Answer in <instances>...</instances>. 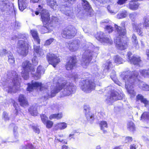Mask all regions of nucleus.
<instances>
[{"mask_svg": "<svg viewBox=\"0 0 149 149\" xmlns=\"http://www.w3.org/2000/svg\"><path fill=\"white\" fill-rule=\"evenodd\" d=\"M120 76L125 81V86L128 88H133V86L136 81H140V78L139 72L135 70L132 72L127 71L123 72Z\"/></svg>", "mask_w": 149, "mask_h": 149, "instance_id": "nucleus-1", "label": "nucleus"}, {"mask_svg": "<svg viewBox=\"0 0 149 149\" xmlns=\"http://www.w3.org/2000/svg\"><path fill=\"white\" fill-rule=\"evenodd\" d=\"M114 26L116 31V40H119L118 41H116V47L118 49L124 50L127 46V42L125 41L122 42L121 40L126 36L127 33L126 29L125 26L121 27L115 24Z\"/></svg>", "mask_w": 149, "mask_h": 149, "instance_id": "nucleus-2", "label": "nucleus"}, {"mask_svg": "<svg viewBox=\"0 0 149 149\" xmlns=\"http://www.w3.org/2000/svg\"><path fill=\"white\" fill-rule=\"evenodd\" d=\"M81 89L86 93H89L94 90L96 87L95 82L92 80L86 79L80 83Z\"/></svg>", "mask_w": 149, "mask_h": 149, "instance_id": "nucleus-3", "label": "nucleus"}, {"mask_svg": "<svg viewBox=\"0 0 149 149\" xmlns=\"http://www.w3.org/2000/svg\"><path fill=\"white\" fill-rule=\"evenodd\" d=\"M77 30L72 25H68L62 29L61 35L62 37L66 39L74 38L77 33Z\"/></svg>", "mask_w": 149, "mask_h": 149, "instance_id": "nucleus-4", "label": "nucleus"}, {"mask_svg": "<svg viewBox=\"0 0 149 149\" xmlns=\"http://www.w3.org/2000/svg\"><path fill=\"white\" fill-rule=\"evenodd\" d=\"M31 63L29 61H26L23 62L22 65L23 70L21 73L22 77L24 79H27L29 77V73L35 72V69H31Z\"/></svg>", "mask_w": 149, "mask_h": 149, "instance_id": "nucleus-5", "label": "nucleus"}, {"mask_svg": "<svg viewBox=\"0 0 149 149\" xmlns=\"http://www.w3.org/2000/svg\"><path fill=\"white\" fill-rule=\"evenodd\" d=\"M78 61L77 56L73 55L69 56L67 58V61L65 65V68L67 70H72L77 66Z\"/></svg>", "mask_w": 149, "mask_h": 149, "instance_id": "nucleus-6", "label": "nucleus"}, {"mask_svg": "<svg viewBox=\"0 0 149 149\" xmlns=\"http://www.w3.org/2000/svg\"><path fill=\"white\" fill-rule=\"evenodd\" d=\"M57 20L56 17H52L49 23L43 24V25L40 26V30L42 34L51 32L53 24L56 23Z\"/></svg>", "mask_w": 149, "mask_h": 149, "instance_id": "nucleus-7", "label": "nucleus"}, {"mask_svg": "<svg viewBox=\"0 0 149 149\" xmlns=\"http://www.w3.org/2000/svg\"><path fill=\"white\" fill-rule=\"evenodd\" d=\"M128 61L131 64L139 65L142 61L141 57L139 56L134 54L132 56L131 52H129L127 54Z\"/></svg>", "mask_w": 149, "mask_h": 149, "instance_id": "nucleus-8", "label": "nucleus"}, {"mask_svg": "<svg viewBox=\"0 0 149 149\" xmlns=\"http://www.w3.org/2000/svg\"><path fill=\"white\" fill-rule=\"evenodd\" d=\"M27 85L28 86L26 90L29 92H32L34 89H39L40 91H42L44 88L41 82L32 81L31 83H28Z\"/></svg>", "mask_w": 149, "mask_h": 149, "instance_id": "nucleus-9", "label": "nucleus"}, {"mask_svg": "<svg viewBox=\"0 0 149 149\" xmlns=\"http://www.w3.org/2000/svg\"><path fill=\"white\" fill-rule=\"evenodd\" d=\"M46 59L48 63L54 68L56 67L57 65L61 62L60 58L54 54L48 53L46 56Z\"/></svg>", "mask_w": 149, "mask_h": 149, "instance_id": "nucleus-10", "label": "nucleus"}, {"mask_svg": "<svg viewBox=\"0 0 149 149\" xmlns=\"http://www.w3.org/2000/svg\"><path fill=\"white\" fill-rule=\"evenodd\" d=\"M19 49L20 54L22 56H25L28 53L29 49V45L24 41H22L19 45Z\"/></svg>", "mask_w": 149, "mask_h": 149, "instance_id": "nucleus-11", "label": "nucleus"}, {"mask_svg": "<svg viewBox=\"0 0 149 149\" xmlns=\"http://www.w3.org/2000/svg\"><path fill=\"white\" fill-rule=\"evenodd\" d=\"M95 36L96 39L99 41L106 43H109L110 42L109 36L105 35L103 32H99L97 33Z\"/></svg>", "mask_w": 149, "mask_h": 149, "instance_id": "nucleus-12", "label": "nucleus"}, {"mask_svg": "<svg viewBox=\"0 0 149 149\" xmlns=\"http://www.w3.org/2000/svg\"><path fill=\"white\" fill-rule=\"evenodd\" d=\"M41 120L43 124L48 129L51 128L53 126L54 123L50 120H48V117L45 114H42L40 115Z\"/></svg>", "mask_w": 149, "mask_h": 149, "instance_id": "nucleus-13", "label": "nucleus"}, {"mask_svg": "<svg viewBox=\"0 0 149 149\" xmlns=\"http://www.w3.org/2000/svg\"><path fill=\"white\" fill-rule=\"evenodd\" d=\"M67 82L66 81H63V82L60 84L58 82V86H56V88L54 90L52 91L51 92L50 96L51 97L55 96L56 94L59 92L60 91L63 89L66 86Z\"/></svg>", "mask_w": 149, "mask_h": 149, "instance_id": "nucleus-14", "label": "nucleus"}, {"mask_svg": "<svg viewBox=\"0 0 149 149\" xmlns=\"http://www.w3.org/2000/svg\"><path fill=\"white\" fill-rule=\"evenodd\" d=\"M41 20L43 24L49 23L50 19L49 13L46 10H42L40 13Z\"/></svg>", "mask_w": 149, "mask_h": 149, "instance_id": "nucleus-15", "label": "nucleus"}, {"mask_svg": "<svg viewBox=\"0 0 149 149\" xmlns=\"http://www.w3.org/2000/svg\"><path fill=\"white\" fill-rule=\"evenodd\" d=\"M122 97L118 92L114 91L111 92L110 96H108L107 99L109 101L114 102L118 100H121Z\"/></svg>", "mask_w": 149, "mask_h": 149, "instance_id": "nucleus-16", "label": "nucleus"}, {"mask_svg": "<svg viewBox=\"0 0 149 149\" xmlns=\"http://www.w3.org/2000/svg\"><path fill=\"white\" fill-rule=\"evenodd\" d=\"M18 101L20 106L22 107H25L29 105L28 101L24 95L20 94L19 95Z\"/></svg>", "mask_w": 149, "mask_h": 149, "instance_id": "nucleus-17", "label": "nucleus"}, {"mask_svg": "<svg viewBox=\"0 0 149 149\" xmlns=\"http://www.w3.org/2000/svg\"><path fill=\"white\" fill-rule=\"evenodd\" d=\"M84 109L85 112V116L87 120H90L92 119L93 120L94 119V115L91 113V109L88 106L85 105Z\"/></svg>", "mask_w": 149, "mask_h": 149, "instance_id": "nucleus-18", "label": "nucleus"}, {"mask_svg": "<svg viewBox=\"0 0 149 149\" xmlns=\"http://www.w3.org/2000/svg\"><path fill=\"white\" fill-rule=\"evenodd\" d=\"M10 2L8 0H1L0 6L2 12L8 11L10 9Z\"/></svg>", "mask_w": 149, "mask_h": 149, "instance_id": "nucleus-19", "label": "nucleus"}, {"mask_svg": "<svg viewBox=\"0 0 149 149\" xmlns=\"http://www.w3.org/2000/svg\"><path fill=\"white\" fill-rule=\"evenodd\" d=\"M142 25V23H140L139 24L136 23H134L132 24L133 29L139 35L142 36L143 32L141 30V26Z\"/></svg>", "mask_w": 149, "mask_h": 149, "instance_id": "nucleus-20", "label": "nucleus"}, {"mask_svg": "<svg viewBox=\"0 0 149 149\" xmlns=\"http://www.w3.org/2000/svg\"><path fill=\"white\" fill-rule=\"evenodd\" d=\"M99 125L100 129L102 131L103 134H107L108 132V131L105 129L106 128H108V123L107 121L105 120L100 121L99 122Z\"/></svg>", "mask_w": 149, "mask_h": 149, "instance_id": "nucleus-21", "label": "nucleus"}, {"mask_svg": "<svg viewBox=\"0 0 149 149\" xmlns=\"http://www.w3.org/2000/svg\"><path fill=\"white\" fill-rule=\"evenodd\" d=\"M66 81L67 82L66 86L63 88H64V90L66 91L68 94H71L73 91V90L74 88V86L73 84L71 83H70L68 85L67 84L68 82L66 81L65 80H62V82H63V81Z\"/></svg>", "mask_w": 149, "mask_h": 149, "instance_id": "nucleus-22", "label": "nucleus"}, {"mask_svg": "<svg viewBox=\"0 0 149 149\" xmlns=\"http://www.w3.org/2000/svg\"><path fill=\"white\" fill-rule=\"evenodd\" d=\"M67 127V125L65 122H61L56 124L53 129L54 131H57L58 130H62L65 128Z\"/></svg>", "mask_w": 149, "mask_h": 149, "instance_id": "nucleus-23", "label": "nucleus"}, {"mask_svg": "<svg viewBox=\"0 0 149 149\" xmlns=\"http://www.w3.org/2000/svg\"><path fill=\"white\" fill-rule=\"evenodd\" d=\"M28 3L27 0H18V6L19 9L23 11L26 7V5Z\"/></svg>", "mask_w": 149, "mask_h": 149, "instance_id": "nucleus-24", "label": "nucleus"}, {"mask_svg": "<svg viewBox=\"0 0 149 149\" xmlns=\"http://www.w3.org/2000/svg\"><path fill=\"white\" fill-rule=\"evenodd\" d=\"M44 72L45 71L42 67L39 66L38 67L36 74L33 75V77L36 78V79H38L40 78L41 74H43Z\"/></svg>", "mask_w": 149, "mask_h": 149, "instance_id": "nucleus-25", "label": "nucleus"}, {"mask_svg": "<svg viewBox=\"0 0 149 149\" xmlns=\"http://www.w3.org/2000/svg\"><path fill=\"white\" fill-rule=\"evenodd\" d=\"M139 5L137 2L131 1L128 4L129 8L132 10H136L139 8Z\"/></svg>", "mask_w": 149, "mask_h": 149, "instance_id": "nucleus-26", "label": "nucleus"}, {"mask_svg": "<svg viewBox=\"0 0 149 149\" xmlns=\"http://www.w3.org/2000/svg\"><path fill=\"white\" fill-rule=\"evenodd\" d=\"M31 33L34 40L37 42V44L40 45V41L37 31L35 30H31Z\"/></svg>", "mask_w": 149, "mask_h": 149, "instance_id": "nucleus-27", "label": "nucleus"}, {"mask_svg": "<svg viewBox=\"0 0 149 149\" xmlns=\"http://www.w3.org/2000/svg\"><path fill=\"white\" fill-rule=\"evenodd\" d=\"M114 63L117 65H119L123 63L124 61L123 58L118 55H114L113 57Z\"/></svg>", "mask_w": 149, "mask_h": 149, "instance_id": "nucleus-28", "label": "nucleus"}, {"mask_svg": "<svg viewBox=\"0 0 149 149\" xmlns=\"http://www.w3.org/2000/svg\"><path fill=\"white\" fill-rule=\"evenodd\" d=\"M139 100L140 101L141 103H143L145 107H146L149 104V101L146 98H144L142 95H138L137 96L136 101Z\"/></svg>", "mask_w": 149, "mask_h": 149, "instance_id": "nucleus-29", "label": "nucleus"}, {"mask_svg": "<svg viewBox=\"0 0 149 149\" xmlns=\"http://www.w3.org/2000/svg\"><path fill=\"white\" fill-rule=\"evenodd\" d=\"M143 27L147 29L149 27V19L148 16H145L143 18Z\"/></svg>", "mask_w": 149, "mask_h": 149, "instance_id": "nucleus-30", "label": "nucleus"}, {"mask_svg": "<svg viewBox=\"0 0 149 149\" xmlns=\"http://www.w3.org/2000/svg\"><path fill=\"white\" fill-rule=\"evenodd\" d=\"M8 61L10 64L11 65H13L15 64V58L13 56V54L11 53H10L9 54L8 56Z\"/></svg>", "mask_w": 149, "mask_h": 149, "instance_id": "nucleus-31", "label": "nucleus"}, {"mask_svg": "<svg viewBox=\"0 0 149 149\" xmlns=\"http://www.w3.org/2000/svg\"><path fill=\"white\" fill-rule=\"evenodd\" d=\"M132 42L133 45L135 47L139 46V45L138 42L137 38V37L135 34H132Z\"/></svg>", "mask_w": 149, "mask_h": 149, "instance_id": "nucleus-32", "label": "nucleus"}, {"mask_svg": "<svg viewBox=\"0 0 149 149\" xmlns=\"http://www.w3.org/2000/svg\"><path fill=\"white\" fill-rule=\"evenodd\" d=\"M127 129L130 131L134 132L135 130L134 125L132 122L129 123L127 125Z\"/></svg>", "mask_w": 149, "mask_h": 149, "instance_id": "nucleus-33", "label": "nucleus"}, {"mask_svg": "<svg viewBox=\"0 0 149 149\" xmlns=\"http://www.w3.org/2000/svg\"><path fill=\"white\" fill-rule=\"evenodd\" d=\"M127 15V13L126 10L122 11L121 13L118 15V18L119 19H123L126 17Z\"/></svg>", "mask_w": 149, "mask_h": 149, "instance_id": "nucleus-34", "label": "nucleus"}, {"mask_svg": "<svg viewBox=\"0 0 149 149\" xmlns=\"http://www.w3.org/2000/svg\"><path fill=\"white\" fill-rule=\"evenodd\" d=\"M12 82L13 84V85L14 86H20V83L19 80V78L18 76L14 78L12 80Z\"/></svg>", "mask_w": 149, "mask_h": 149, "instance_id": "nucleus-35", "label": "nucleus"}, {"mask_svg": "<svg viewBox=\"0 0 149 149\" xmlns=\"http://www.w3.org/2000/svg\"><path fill=\"white\" fill-rule=\"evenodd\" d=\"M140 72L141 74L144 77L149 75V69L141 70Z\"/></svg>", "mask_w": 149, "mask_h": 149, "instance_id": "nucleus-36", "label": "nucleus"}, {"mask_svg": "<svg viewBox=\"0 0 149 149\" xmlns=\"http://www.w3.org/2000/svg\"><path fill=\"white\" fill-rule=\"evenodd\" d=\"M68 48L72 52L75 51L76 49L75 48V45L73 43L68 44Z\"/></svg>", "mask_w": 149, "mask_h": 149, "instance_id": "nucleus-37", "label": "nucleus"}, {"mask_svg": "<svg viewBox=\"0 0 149 149\" xmlns=\"http://www.w3.org/2000/svg\"><path fill=\"white\" fill-rule=\"evenodd\" d=\"M82 5L83 8L85 9H88L89 7V4L88 2L85 0L82 1Z\"/></svg>", "mask_w": 149, "mask_h": 149, "instance_id": "nucleus-38", "label": "nucleus"}, {"mask_svg": "<svg viewBox=\"0 0 149 149\" xmlns=\"http://www.w3.org/2000/svg\"><path fill=\"white\" fill-rule=\"evenodd\" d=\"M23 149H35L34 146L31 143H28L23 146Z\"/></svg>", "mask_w": 149, "mask_h": 149, "instance_id": "nucleus-39", "label": "nucleus"}, {"mask_svg": "<svg viewBox=\"0 0 149 149\" xmlns=\"http://www.w3.org/2000/svg\"><path fill=\"white\" fill-rule=\"evenodd\" d=\"M82 61L84 63H86L88 61H91L90 57L86 55H84L82 57Z\"/></svg>", "mask_w": 149, "mask_h": 149, "instance_id": "nucleus-40", "label": "nucleus"}, {"mask_svg": "<svg viewBox=\"0 0 149 149\" xmlns=\"http://www.w3.org/2000/svg\"><path fill=\"white\" fill-rule=\"evenodd\" d=\"M113 26L111 25H106L104 28V29L106 30L109 33H112L113 31Z\"/></svg>", "mask_w": 149, "mask_h": 149, "instance_id": "nucleus-41", "label": "nucleus"}, {"mask_svg": "<svg viewBox=\"0 0 149 149\" xmlns=\"http://www.w3.org/2000/svg\"><path fill=\"white\" fill-rule=\"evenodd\" d=\"M54 39L52 38H51L46 40L44 44L45 46H48L50 45L54 41Z\"/></svg>", "mask_w": 149, "mask_h": 149, "instance_id": "nucleus-42", "label": "nucleus"}, {"mask_svg": "<svg viewBox=\"0 0 149 149\" xmlns=\"http://www.w3.org/2000/svg\"><path fill=\"white\" fill-rule=\"evenodd\" d=\"M31 127L33 131L35 132L36 133H37L38 134H39L40 133V130L38 126L32 125L31 126Z\"/></svg>", "mask_w": 149, "mask_h": 149, "instance_id": "nucleus-43", "label": "nucleus"}, {"mask_svg": "<svg viewBox=\"0 0 149 149\" xmlns=\"http://www.w3.org/2000/svg\"><path fill=\"white\" fill-rule=\"evenodd\" d=\"M34 51L37 54H39L40 55H41L40 54H41V51L40 50V46H36L35 47L34 46Z\"/></svg>", "mask_w": 149, "mask_h": 149, "instance_id": "nucleus-44", "label": "nucleus"}, {"mask_svg": "<svg viewBox=\"0 0 149 149\" xmlns=\"http://www.w3.org/2000/svg\"><path fill=\"white\" fill-rule=\"evenodd\" d=\"M133 141V138L132 137L127 136L125 137V143H128L132 142Z\"/></svg>", "mask_w": 149, "mask_h": 149, "instance_id": "nucleus-45", "label": "nucleus"}, {"mask_svg": "<svg viewBox=\"0 0 149 149\" xmlns=\"http://www.w3.org/2000/svg\"><path fill=\"white\" fill-rule=\"evenodd\" d=\"M137 15V13L136 12H134L132 13H130L129 14V17L130 18L132 19H135L136 16Z\"/></svg>", "mask_w": 149, "mask_h": 149, "instance_id": "nucleus-46", "label": "nucleus"}, {"mask_svg": "<svg viewBox=\"0 0 149 149\" xmlns=\"http://www.w3.org/2000/svg\"><path fill=\"white\" fill-rule=\"evenodd\" d=\"M3 117L4 118L5 120H8L10 119L9 117L8 116V113L6 111H4L3 113Z\"/></svg>", "mask_w": 149, "mask_h": 149, "instance_id": "nucleus-47", "label": "nucleus"}, {"mask_svg": "<svg viewBox=\"0 0 149 149\" xmlns=\"http://www.w3.org/2000/svg\"><path fill=\"white\" fill-rule=\"evenodd\" d=\"M63 117L62 113L61 112L56 114V119H61Z\"/></svg>", "mask_w": 149, "mask_h": 149, "instance_id": "nucleus-48", "label": "nucleus"}, {"mask_svg": "<svg viewBox=\"0 0 149 149\" xmlns=\"http://www.w3.org/2000/svg\"><path fill=\"white\" fill-rule=\"evenodd\" d=\"M49 5L50 6V7L52 8L56 4V2L53 1H49L48 3Z\"/></svg>", "mask_w": 149, "mask_h": 149, "instance_id": "nucleus-49", "label": "nucleus"}, {"mask_svg": "<svg viewBox=\"0 0 149 149\" xmlns=\"http://www.w3.org/2000/svg\"><path fill=\"white\" fill-rule=\"evenodd\" d=\"M127 0H118L117 3L120 5H123L125 3Z\"/></svg>", "mask_w": 149, "mask_h": 149, "instance_id": "nucleus-50", "label": "nucleus"}, {"mask_svg": "<svg viewBox=\"0 0 149 149\" xmlns=\"http://www.w3.org/2000/svg\"><path fill=\"white\" fill-rule=\"evenodd\" d=\"M50 120L56 119V114H53L50 115L49 117Z\"/></svg>", "mask_w": 149, "mask_h": 149, "instance_id": "nucleus-51", "label": "nucleus"}, {"mask_svg": "<svg viewBox=\"0 0 149 149\" xmlns=\"http://www.w3.org/2000/svg\"><path fill=\"white\" fill-rule=\"evenodd\" d=\"M15 114L17 115L19 113V112L21 111V109L20 108L18 109L17 107L15 108Z\"/></svg>", "mask_w": 149, "mask_h": 149, "instance_id": "nucleus-52", "label": "nucleus"}, {"mask_svg": "<svg viewBox=\"0 0 149 149\" xmlns=\"http://www.w3.org/2000/svg\"><path fill=\"white\" fill-rule=\"evenodd\" d=\"M143 90L145 91H149V86L148 85H146L143 87Z\"/></svg>", "mask_w": 149, "mask_h": 149, "instance_id": "nucleus-53", "label": "nucleus"}, {"mask_svg": "<svg viewBox=\"0 0 149 149\" xmlns=\"http://www.w3.org/2000/svg\"><path fill=\"white\" fill-rule=\"evenodd\" d=\"M61 149H70L68 146L63 145L61 146Z\"/></svg>", "mask_w": 149, "mask_h": 149, "instance_id": "nucleus-54", "label": "nucleus"}, {"mask_svg": "<svg viewBox=\"0 0 149 149\" xmlns=\"http://www.w3.org/2000/svg\"><path fill=\"white\" fill-rule=\"evenodd\" d=\"M29 112L31 114L32 116H35L37 115V113L35 111H30Z\"/></svg>", "mask_w": 149, "mask_h": 149, "instance_id": "nucleus-55", "label": "nucleus"}, {"mask_svg": "<svg viewBox=\"0 0 149 149\" xmlns=\"http://www.w3.org/2000/svg\"><path fill=\"white\" fill-rule=\"evenodd\" d=\"M38 7L37 8V10L38 11H40L41 10H43L42 8L43 7L41 5H39L38 6Z\"/></svg>", "mask_w": 149, "mask_h": 149, "instance_id": "nucleus-56", "label": "nucleus"}, {"mask_svg": "<svg viewBox=\"0 0 149 149\" xmlns=\"http://www.w3.org/2000/svg\"><path fill=\"white\" fill-rule=\"evenodd\" d=\"M40 0H30V2L32 3H35L38 2Z\"/></svg>", "mask_w": 149, "mask_h": 149, "instance_id": "nucleus-57", "label": "nucleus"}, {"mask_svg": "<svg viewBox=\"0 0 149 149\" xmlns=\"http://www.w3.org/2000/svg\"><path fill=\"white\" fill-rule=\"evenodd\" d=\"M13 106L15 108H17V106H18V104L16 102L14 101L13 103Z\"/></svg>", "mask_w": 149, "mask_h": 149, "instance_id": "nucleus-58", "label": "nucleus"}, {"mask_svg": "<svg viewBox=\"0 0 149 149\" xmlns=\"http://www.w3.org/2000/svg\"><path fill=\"white\" fill-rule=\"evenodd\" d=\"M130 149H136V145L134 144L130 146Z\"/></svg>", "mask_w": 149, "mask_h": 149, "instance_id": "nucleus-59", "label": "nucleus"}, {"mask_svg": "<svg viewBox=\"0 0 149 149\" xmlns=\"http://www.w3.org/2000/svg\"><path fill=\"white\" fill-rule=\"evenodd\" d=\"M73 79L75 81H76L77 79H78V76L77 75H76L73 77Z\"/></svg>", "mask_w": 149, "mask_h": 149, "instance_id": "nucleus-60", "label": "nucleus"}, {"mask_svg": "<svg viewBox=\"0 0 149 149\" xmlns=\"http://www.w3.org/2000/svg\"><path fill=\"white\" fill-rule=\"evenodd\" d=\"M107 64L108 65L107 67L109 68V67L112 65V63L111 61H109L107 62Z\"/></svg>", "mask_w": 149, "mask_h": 149, "instance_id": "nucleus-61", "label": "nucleus"}, {"mask_svg": "<svg viewBox=\"0 0 149 149\" xmlns=\"http://www.w3.org/2000/svg\"><path fill=\"white\" fill-rule=\"evenodd\" d=\"M74 134H70L69 135V137H71L70 138V139H71L72 138H73V139H74L75 138L74 137Z\"/></svg>", "mask_w": 149, "mask_h": 149, "instance_id": "nucleus-62", "label": "nucleus"}, {"mask_svg": "<svg viewBox=\"0 0 149 149\" xmlns=\"http://www.w3.org/2000/svg\"><path fill=\"white\" fill-rule=\"evenodd\" d=\"M122 146H116L113 149H122Z\"/></svg>", "mask_w": 149, "mask_h": 149, "instance_id": "nucleus-63", "label": "nucleus"}, {"mask_svg": "<svg viewBox=\"0 0 149 149\" xmlns=\"http://www.w3.org/2000/svg\"><path fill=\"white\" fill-rule=\"evenodd\" d=\"M146 55L147 56L148 59H149V50L147 49L146 50Z\"/></svg>", "mask_w": 149, "mask_h": 149, "instance_id": "nucleus-64", "label": "nucleus"}]
</instances>
